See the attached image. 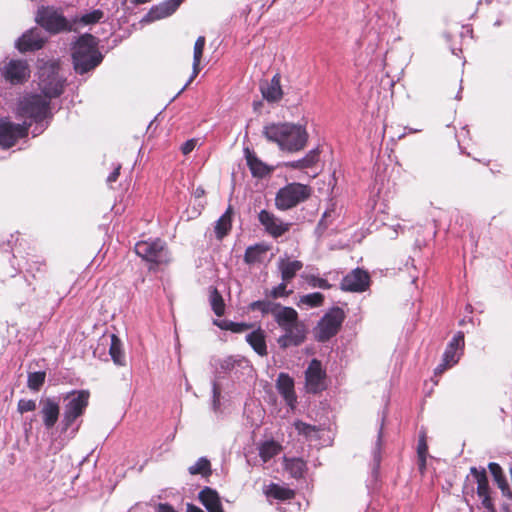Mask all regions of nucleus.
Returning a JSON list of instances; mask_svg holds the SVG:
<instances>
[{
	"mask_svg": "<svg viewBox=\"0 0 512 512\" xmlns=\"http://www.w3.org/2000/svg\"><path fill=\"white\" fill-rule=\"evenodd\" d=\"M49 103L39 94H30L21 99L17 106L16 115L22 119V124H16L8 119H0V147L10 148L16 141L28 133V128L35 124L33 137L40 135L48 126L47 116Z\"/></svg>",
	"mask_w": 512,
	"mask_h": 512,
	"instance_id": "obj_1",
	"label": "nucleus"
},
{
	"mask_svg": "<svg viewBox=\"0 0 512 512\" xmlns=\"http://www.w3.org/2000/svg\"><path fill=\"white\" fill-rule=\"evenodd\" d=\"M213 367L212 409H220L221 392L242 382L254 379V368L251 362L241 355H229L211 360Z\"/></svg>",
	"mask_w": 512,
	"mask_h": 512,
	"instance_id": "obj_2",
	"label": "nucleus"
},
{
	"mask_svg": "<svg viewBox=\"0 0 512 512\" xmlns=\"http://www.w3.org/2000/svg\"><path fill=\"white\" fill-rule=\"evenodd\" d=\"M99 39L92 34L79 36L71 46V59L76 74L84 75L94 71L103 61L99 50Z\"/></svg>",
	"mask_w": 512,
	"mask_h": 512,
	"instance_id": "obj_3",
	"label": "nucleus"
},
{
	"mask_svg": "<svg viewBox=\"0 0 512 512\" xmlns=\"http://www.w3.org/2000/svg\"><path fill=\"white\" fill-rule=\"evenodd\" d=\"M265 138L276 143L281 150L296 152L304 148L308 134L301 125L292 123H271L263 128Z\"/></svg>",
	"mask_w": 512,
	"mask_h": 512,
	"instance_id": "obj_4",
	"label": "nucleus"
},
{
	"mask_svg": "<svg viewBox=\"0 0 512 512\" xmlns=\"http://www.w3.org/2000/svg\"><path fill=\"white\" fill-rule=\"evenodd\" d=\"M38 79L39 89L43 93V96H39L49 104L52 98L59 97L62 94L65 80L59 75V64L56 61L46 62L40 66ZM51 117V109L49 108L47 120Z\"/></svg>",
	"mask_w": 512,
	"mask_h": 512,
	"instance_id": "obj_5",
	"label": "nucleus"
},
{
	"mask_svg": "<svg viewBox=\"0 0 512 512\" xmlns=\"http://www.w3.org/2000/svg\"><path fill=\"white\" fill-rule=\"evenodd\" d=\"M311 188L307 185L292 182L280 188L275 196V206L278 210L286 211L307 200Z\"/></svg>",
	"mask_w": 512,
	"mask_h": 512,
	"instance_id": "obj_6",
	"label": "nucleus"
},
{
	"mask_svg": "<svg viewBox=\"0 0 512 512\" xmlns=\"http://www.w3.org/2000/svg\"><path fill=\"white\" fill-rule=\"evenodd\" d=\"M135 253L143 260L161 265L170 262V253L164 241L159 238L138 241L134 247Z\"/></svg>",
	"mask_w": 512,
	"mask_h": 512,
	"instance_id": "obj_7",
	"label": "nucleus"
},
{
	"mask_svg": "<svg viewBox=\"0 0 512 512\" xmlns=\"http://www.w3.org/2000/svg\"><path fill=\"white\" fill-rule=\"evenodd\" d=\"M473 481L476 488L472 487L471 492L476 493L481 502V506L489 512H496L495 503L493 499V490L490 486L486 469L481 467H471L470 475L467 476L466 481Z\"/></svg>",
	"mask_w": 512,
	"mask_h": 512,
	"instance_id": "obj_8",
	"label": "nucleus"
},
{
	"mask_svg": "<svg viewBox=\"0 0 512 512\" xmlns=\"http://www.w3.org/2000/svg\"><path fill=\"white\" fill-rule=\"evenodd\" d=\"M65 404L63 419H62V432H67L73 425L75 420L83 414L89 401V392L85 390L74 391L67 398Z\"/></svg>",
	"mask_w": 512,
	"mask_h": 512,
	"instance_id": "obj_9",
	"label": "nucleus"
},
{
	"mask_svg": "<svg viewBox=\"0 0 512 512\" xmlns=\"http://www.w3.org/2000/svg\"><path fill=\"white\" fill-rule=\"evenodd\" d=\"M345 319L341 308L335 307L329 310L320 319L315 328V337L320 342H325L335 336Z\"/></svg>",
	"mask_w": 512,
	"mask_h": 512,
	"instance_id": "obj_10",
	"label": "nucleus"
},
{
	"mask_svg": "<svg viewBox=\"0 0 512 512\" xmlns=\"http://www.w3.org/2000/svg\"><path fill=\"white\" fill-rule=\"evenodd\" d=\"M35 20L50 33H58L70 29L66 18L57 10L50 7L40 8Z\"/></svg>",
	"mask_w": 512,
	"mask_h": 512,
	"instance_id": "obj_11",
	"label": "nucleus"
},
{
	"mask_svg": "<svg viewBox=\"0 0 512 512\" xmlns=\"http://www.w3.org/2000/svg\"><path fill=\"white\" fill-rule=\"evenodd\" d=\"M258 220L264 227V230L273 238H278L289 231L291 223L283 222L268 210H261L258 214Z\"/></svg>",
	"mask_w": 512,
	"mask_h": 512,
	"instance_id": "obj_12",
	"label": "nucleus"
},
{
	"mask_svg": "<svg viewBox=\"0 0 512 512\" xmlns=\"http://www.w3.org/2000/svg\"><path fill=\"white\" fill-rule=\"evenodd\" d=\"M370 276L368 272L356 268L343 277L340 287L343 291L364 292L369 288Z\"/></svg>",
	"mask_w": 512,
	"mask_h": 512,
	"instance_id": "obj_13",
	"label": "nucleus"
},
{
	"mask_svg": "<svg viewBox=\"0 0 512 512\" xmlns=\"http://www.w3.org/2000/svg\"><path fill=\"white\" fill-rule=\"evenodd\" d=\"M2 76L11 84H20L30 76V69L25 60H10L1 70Z\"/></svg>",
	"mask_w": 512,
	"mask_h": 512,
	"instance_id": "obj_14",
	"label": "nucleus"
},
{
	"mask_svg": "<svg viewBox=\"0 0 512 512\" xmlns=\"http://www.w3.org/2000/svg\"><path fill=\"white\" fill-rule=\"evenodd\" d=\"M324 379L325 372L322 369L321 362L317 359H313L305 372L307 391L310 393H318L324 390Z\"/></svg>",
	"mask_w": 512,
	"mask_h": 512,
	"instance_id": "obj_15",
	"label": "nucleus"
},
{
	"mask_svg": "<svg viewBox=\"0 0 512 512\" xmlns=\"http://www.w3.org/2000/svg\"><path fill=\"white\" fill-rule=\"evenodd\" d=\"M45 42V37L42 34L41 29L32 28L25 32L16 41V47L21 52L34 51L42 48Z\"/></svg>",
	"mask_w": 512,
	"mask_h": 512,
	"instance_id": "obj_16",
	"label": "nucleus"
},
{
	"mask_svg": "<svg viewBox=\"0 0 512 512\" xmlns=\"http://www.w3.org/2000/svg\"><path fill=\"white\" fill-rule=\"evenodd\" d=\"M183 0H165L159 5L153 6L143 17L142 22L150 23L172 15Z\"/></svg>",
	"mask_w": 512,
	"mask_h": 512,
	"instance_id": "obj_17",
	"label": "nucleus"
},
{
	"mask_svg": "<svg viewBox=\"0 0 512 512\" xmlns=\"http://www.w3.org/2000/svg\"><path fill=\"white\" fill-rule=\"evenodd\" d=\"M276 389L283 397L286 404L293 409L297 402L293 378L287 373H280L276 380Z\"/></svg>",
	"mask_w": 512,
	"mask_h": 512,
	"instance_id": "obj_18",
	"label": "nucleus"
},
{
	"mask_svg": "<svg viewBox=\"0 0 512 512\" xmlns=\"http://www.w3.org/2000/svg\"><path fill=\"white\" fill-rule=\"evenodd\" d=\"M273 317L282 330L301 329L298 325V313L291 307L279 304Z\"/></svg>",
	"mask_w": 512,
	"mask_h": 512,
	"instance_id": "obj_19",
	"label": "nucleus"
},
{
	"mask_svg": "<svg viewBox=\"0 0 512 512\" xmlns=\"http://www.w3.org/2000/svg\"><path fill=\"white\" fill-rule=\"evenodd\" d=\"M464 350V333L463 332H457L453 338L448 343L442 360H444L446 363L450 364L451 366H454L458 363L461 355L463 354Z\"/></svg>",
	"mask_w": 512,
	"mask_h": 512,
	"instance_id": "obj_20",
	"label": "nucleus"
},
{
	"mask_svg": "<svg viewBox=\"0 0 512 512\" xmlns=\"http://www.w3.org/2000/svg\"><path fill=\"white\" fill-rule=\"evenodd\" d=\"M277 268L284 282H291L296 274L303 268L299 260H290L286 255L281 256L277 262Z\"/></svg>",
	"mask_w": 512,
	"mask_h": 512,
	"instance_id": "obj_21",
	"label": "nucleus"
},
{
	"mask_svg": "<svg viewBox=\"0 0 512 512\" xmlns=\"http://www.w3.org/2000/svg\"><path fill=\"white\" fill-rule=\"evenodd\" d=\"M280 74H275L269 82L262 83L260 90L268 102H278L283 97Z\"/></svg>",
	"mask_w": 512,
	"mask_h": 512,
	"instance_id": "obj_22",
	"label": "nucleus"
},
{
	"mask_svg": "<svg viewBox=\"0 0 512 512\" xmlns=\"http://www.w3.org/2000/svg\"><path fill=\"white\" fill-rule=\"evenodd\" d=\"M198 498L208 512H224L220 496L215 489L204 487Z\"/></svg>",
	"mask_w": 512,
	"mask_h": 512,
	"instance_id": "obj_23",
	"label": "nucleus"
},
{
	"mask_svg": "<svg viewBox=\"0 0 512 512\" xmlns=\"http://www.w3.org/2000/svg\"><path fill=\"white\" fill-rule=\"evenodd\" d=\"M488 469L493 477L494 483L500 489L503 497L512 499V488L510 487L502 467L496 462H490Z\"/></svg>",
	"mask_w": 512,
	"mask_h": 512,
	"instance_id": "obj_24",
	"label": "nucleus"
},
{
	"mask_svg": "<svg viewBox=\"0 0 512 512\" xmlns=\"http://www.w3.org/2000/svg\"><path fill=\"white\" fill-rule=\"evenodd\" d=\"M244 155L251 174L257 178H263L272 171L264 162H262L248 147L244 149Z\"/></svg>",
	"mask_w": 512,
	"mask_h": 512,
	"instance_id": "obj_25",
	"label": "nucleus"
},
{
	"mask_svg": "<svg viewBox=\"0 0 512 512\" xmlns=\"http://www.w3.org/2000/svg\"><path fill=\"white\" fill-rule=\"evenodd\" d=\"M246 342L261 357L268 354L265 331L260 327L245 336Z\"/></svg>",
	"mask_w": 512,
	"mask_h": 512,
	"instance_id": "obj_26",
	"label": "nucleus"
},
{
	"mask_svg": "<svg viewBox=\"0 0 512 512\" xmlns=\"http://www.w3.org/2000/svg\"><path fill=\"white\" fill-rule=\"evenodd\" d=\"M269 249V245L265 243H257L255 245L248 246L245 250L244 262L248 265L263 263Z\"/></svg>",
	"mask_w": 512,
	"mask_h": 512,
	"instance_id": "obj_27",
	"label": "nucleus"
},
{
	"mask_svg": "<svg viewBox=\"0 0 512 512\" xmlns=\"http://www.w3.org/2000/svg\"><path fill=\"white\" fill-rule=\"evenodd\" d=\"M59 405L53 399H47L42 406L41 414L46 429H51L59 418Z\"/></svg>",
	"mask_w": 512,
	"mask_h": 512,
	"instance_id": "obj_28",
	"label": "nucleus"
},
{
	"mask_svg": "<svg viewBox=\"0 0 512 512\" xmlns=\"http://www.w3.org/2000/svg\"><path fill=\"white\" fill-rule=\"evenodd\" d=\"M283 331L284 334L281 335L277 340L279 346L283 349H286L290 346H299L305 339V335L302 329H291Z\"/></svg>",
	"mask_w": 512,
	"mask_h": 512,
	"instance_id": "obj_29",
	"label": "nucleus"
},
{
	"mask_svg": "<svg viewBox=\"0 0 512 512\" xmlns=\"http://www.w3.org/2000/svg\"><path fill=\"white\" fill-rule=\"evenodd\" d=\"M205 37L204 36H199L196 41H195V44H194V51H193V71H192V75L191 77L189 78V80L187 81V83L184 85V87L181 89V91L179 93H181L192 81L193 79L198 75L200 69H199V65H200V62H201V58H202V55H203V50H204V47H205Z\"/></svg>",
	"mask_w": 512,
	"mask_h": 512,
	"instance_id": "obj_30",
	"label": "nucleus"
},
{
	"mask_svg": "<svg viewBox=\"0 0 512 512\" xmlns=\"http://www.w3.org/2000/svg\"><path fill=\"white\" fill-rule=\"evenodd\" d=\"M232 227V209L229 206L225 213L215 223V234L217 239H223Z\"/></svg>",
	"mask_w": 512,
	"mask_h": 512,
	"instance_id": "obj_31",
	"label": "nucleus"
},
{
	"mask_svg": "<svg viewBox=\"0 0 512 512\" xmlns=\"http://www.w3.org/2000/svg\"><path fill=\"white\" fill-rule=\"evenodd\" d=\"M109 354L116 365L124 366L126 364V357L122 349V342L115 334L111 335Z\"/></svg>",
	"mask_w": 512,
	"mask_h": 512,
	"instance_id": "obj_32",
	"label": "nucleus"
},
{
	"mask_svg": "<svg viewBox=\"0 0 512 512\" xmlns=\"http://www.w3.org/2000/svg\"><path fill=\"white\" fill-rule=\"evenodd\" d=\"M265 494L267 497L278 500H289L294 497L293 490L275 483H271L266 487Z\"/></svg>",
	"mask_w": 512,
	"mask_h": 512,
	"instance_id": "obj_33",
	"label": "nucleus"
},
{
	"mask_svg": "<svg viewBox=\"0 0 512 512\" xmlns=\"http://www.w3.org/2000/svg\"><path fill=\"white\" fill-rule=\"evenodd\" d=\"M319 159L317 149L310 150L303 158L287 163V166L293 169H306L314 166Z\"/></svg>",
	"mask_w": 512,
	"mask_h": 512,
	"instance_id": "obj_34",
	"label": "nucleus"
},
{
	"mask_svg": "<svg viewBox=\"0 0 512 512\" xmlns=\"http://www.w3.org/2000/svg\"><path fill=\"white\" fill-rule=\"evenodd\" d=\"M259 456L263 462H268L270 459L278 455L281 451V445L274 440L264 441L259 445Z\"/></svg>",
	"mask_w": 512,
	"mask_h": 512,
	"instance_id": "obj_35",
	"label": "nucleus"
},
{
	"mask_svg": "<svg viewBox=\"0 0 512 512\" xmlns=\"http://www.w3.org/2000/svg\"><path fill=\"white\" fill-rule=\"evenodd\" d=\"M190 475H201L209 477L212 474L211 463L206 457H200L193 465L188 468Z\"/></svg>",
	"mask_w": 512,
	"mask_h": 512,
	"instance_id": "obj_36",
	"label": "nucleus"
},
{
	"mask_svg": "<svg viewBox=\"0 0 512 512\" xmlns=\"http://www.w3.org/2000/svg\"><path fill=\"white\" fill-rule=\"evenodd\" d=\"M306 464L300 458H292L287 459L285 462V469L291 474L294 478H300L303 476L305 471Z\"/></svg>",
	"mask_w": 512,
	"mask_h": 512,
	"instance_id": "obj_37",
	"label": "nucleus"
},
{
	"mask_svg": "<svg viewBox=\"0 0 512 512\" xmlns=\"http://www.w3.org/2000/svg\"><path fill=\"white\" fill-rule=\"evenodd\" d=\"M294 426L298 433L302 434L309 441L316 440L319 437L320 430L316 426L309 425L302 421H296Z\"/></svg>",
	"mask_w": 512,
	"mask_h": 512,
	"instance_id": "obj_38",
	"label": "nucleus"
},
{
	"mask_svg": "<svg viewBox=\"0 0 512 512\" xmlns=\"http://www.w3.org/2000/svg\"><path fill=\"white\" fill-rule=\"evenodd\" d=\"M279 303H275L268 300H258L250 304V308L253 311H260L262 314H272L276 312Z\"/></svg>",
	"mask_w": 512,
	"mask_h": 512,
	"instance_id": "obj_39",
	"label": "nucleus"
},
{
	"mask_svg": "<svg viewBox=\"0 0 512 512\" xmlns=\"http://www.w3.org/2000/svg\"><path fill=\"white\" fill-rule=\"evenodd\" d=\"M383 421L384 419H382V423H381V426H380V429H379V432H378V436H377V441L375 443V447L373 448V451H372V456H373V472H376L380 466V462H381V445H382V430H383Z\"/></svg>",
	"mask_w": 512,
	"mask_h": 512,
	"instance_id": "obj_40",
	"label": "nucleus"
},
{
	"mask_svg": "<svg viewBox=\"0 0 512 512\" xmlns=\"http://www.w3.org/2000/svg\"><path fill=\"white\" fill-rule=\"evenodd\" d=\"M210 304L212 307V310L217 316H222L225 309V304L223 301V298L221 294L214 289L210 294Z\"/></svg>",
	"mask_w": 512,
	"mask_h": 512,
	"instance_id": "obj_41",
	"label": "nucleus"
},
{
	"mask_svg": "<svg viewBox=\"0 0 512 512\" xmlns=\"http://www.w3.org/2000/svg\"><path fill=\"white\" fill-rule=\"evenodd\" d=\"M428 452V446L426 443V432L424 429H421L419 432V439L417 445V454L421 461V466L424 467L426 463V456Z\"/></svg>",
	"mask_w": 512,
	"mask_h": 512,
	"instance_id": "obj_42",
	"label": "nucleus"
},
{
	"mask_svg": "<svg viewBox=\"0 0 512 512\" xmlns=\"http://www.w3.org/2000/svg\"><path fill=\"white\" fill-rule=\"evenodd\" d=\"M46 374L43 371L28 374L27 384L31 390L38 391L45 381Z\"/></svg>",
	"mask_w": 512,
	"mask_h": 512,
	"instance_id": "obj_43",
	"label": "nucleus"
},
{
	"mask_svg": "<svg viewBox=\"0 0 512 512\" xmlns=\"http://www.w3.org/2000/svg\"><path fill=\"white\" fill-rule=\"evenodd\" d=\"M301 278L304 279L311 287L329 289L331 285L324 278H320L313 274H301Z\"/></svg>",
	"mask_w": 512,
	"mask_h": 512,
	"instance_id": "obj_44",
	"label": "nucleus"
},
{
	"mask_svg": "<svg viewBox=\"0 0 512 512\" xmlns=\"http://www.w3.org/2000/svg\"><path fill=\"white\" fill-rule=\"evenodd\" d=\"M104 18V12L100 9L87 12L80 17V22L84 25H91L100 22Z\"/></svg>",
	"mask_w": 512,
	"mask_h": 512,
	"instance_id": "obj_45",
	"label": "nucleus"
},
{
	"mask_svg": "<svg viewBox=\"0 0 512 512\" xmlns=\"http://www.w3.org/2000/svg\"><path fill=\"white\" fill-rule=\"evenodd\" d=\"M324 301V296L319 292L306 294L300 297V303L306 304L309 307H318Z\"/></svg>",
	"mask_w": 512,
	"mask_h": 512,
	"instance_id": "obj_46",
	"label": "nucleus"
},
{
	"mask_svg": "<svg viewBox=\"0 0 512 512\" xmlns=\"http://www.w3.org/2000/svg\"><path fill=\"white\" fill-rule=\"evenodd\" d=\"M287 283H288V282H284V281L282 280V282H281L280 284H278L277 286H275V287L271 290L270 295H271L273 298H280V297L288 296L292 291H287V290H286Z\"/></svg>",
	"mask_w": 512,
	"mask_h": 512,
	"instance_id": "obj_47",
	"label": "nucleus"
},
{
	"mask_svg": "<svg viewBox=\"0 0 512 512\" xmlns=\"http://www.w3.org/2000/svg\"><path fill=\"white\" fill-rule=\"evenodd\" d=\"M36 409V402L32 399H20L18 402V411L25 413L34 411Z\"/></svg>",
	"mask_w": 512,
	"mask_h": 512,
	"instance_id": "obj_48",
	"label": "nucleus"
},
{
	"mask_svg": "<svg viewBox=\"0 0 512 512\" xmlns=\"http://www.w3.org/2000/svg\"><path fill=\"white\" fill-rule=\"evenodd\" d=\"M251 327L250 324L247 323H236V322H229L224 326L225 329H228L234 333H241L246 330H248Z\"/></svg>",
	"mask_w": 512,
	"mask_h": 512,
	"instance_id": "obj_49",
	"label": "nucleus"
},
{
	"mask_svg": "<svg viewBox=\"0 0 512 512\" xmlns=\"http://www.w3.org/2000/svg\"><path fill=\"white\" fill-rule=\"evenodd\" d=\"M197 145L196 139H189L181 146V151L184 155L191 153Z\"/></svg>",
	"mask_w": 512,
	"mask_h": 512,
	"instance_id": "obj_50",
	"label": "nucleus"
},
{
	"mask_svg": "<svg viewBox=\"0 0 512 512\" xmlns=\"http://www.w3.org/2000/svg\"><path fill=\"white\" fill-rule=\"evenodd\" d=\"M120 169H121V165L117 164L114 167L113 171L107 177V183L111 184V183L115 182L118 179V177L120 175Z\"/></svg>",
	"mask_w": 512,
	"mask_h": 512,
	"instance_id": "obj_51",
	"label": "nucleus"
},
{
	"mask_svg": "<svg viewBox=\"0 0 512 512\" xmlns=\"http://www.w3.org/2000/svg\"><path fill=\"white\" fill-rule=\"evenodd\" d=\"M452 367L450 364L446 363L444 360L437 365V367L434 370L435 375H441L444 371H446L448 368Z\"/></svg>",
	"mask_w": 512,
	"mask_h": 512,
	"instance_id": "obj_52",
	"label": "nucleus"
},
{
	"mask_svg": "<svg viewBox=\"0 0 512 512\" xmlns=\"http://www.w3.org/2000/svg\"><path fill=\"white\" fill-rule=\"evenodd\" d=\"M187 512H204L201 508L193 505V504H187Z\"/></svg>",
	"mask_w": 512,
	"mask_h": 512,
	"instance_id": "obj_53",
	"label": "nucleus"
},
{
	"mask_svg": "<svg viewBox=\"0 0 512 512\" xmlns=\"http://www.w3.org/2000/svg\"><path fill=\"white\" fill-rule=\"evenodd\" d=\"M408 130V133H416V132H420L421 130L420 129H413V128H406Z\"/></svg>",
	"mask_w": 512,
	"mask_h": 512,
	"instance_id": "obj_54",
	"label": "nucleus"
},
{
	"mask_svg": "<svg viewBox=\"0 0 512 512\" xmlns=\"http://www.w3.org/2000/svg\"><path fill=\"white\" fill-rule=\"evenodd\" d=\"M467 489H468V487H467V486H464V493H465V494H468Z\"/></svg>",
	"mask_w": 512,
	"mask_h": 512,
	"instance_id": "obj_55",
	"label": "nucleus"
},
{
	"mask_svg": "<svg viewBox=\"0 0 512 512\" xmlns=\"http://www.w3.org/2000/svg\"><path fill=\"white\" fill-rule=\"evenodd\" d=\"M78 428H75L72 430V433L74 434L77 431Z\"/></svg>",
	"mask_w": 512,
	"mask_h": 512,
	"instance_id": "obj_56",
	"label": "nucleus"
}]
</instances>
